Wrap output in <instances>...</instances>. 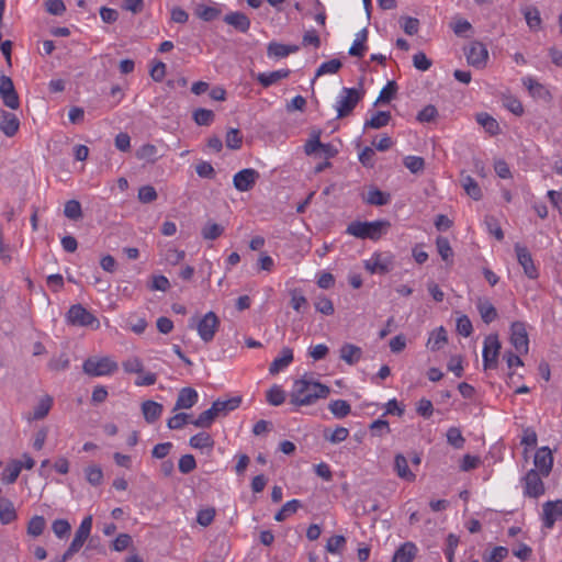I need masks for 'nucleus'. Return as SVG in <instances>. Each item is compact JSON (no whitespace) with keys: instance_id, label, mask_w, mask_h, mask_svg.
<instances>
[{"instance_id":"11","label":"nucleus","mask_w":562,"mask_h":562,"mask_svg":"<svg viewBox=\"0 0 562 562\" xmlns=\"http://www.w3.org/2000/svg\"><path fill=\"white\" fill-rule=\"evenodd\" d=\"M0 97L9 109L18 110L20 108V99L13 81L5 75L0 76Z\"/></svg>"},{"instance_id":"64","label":"nucleus","mask_w":562,"mask_h":562,"mask_svg":"<svg viewBox=\"0 0 562 562\" xmlns=\"http://www.w3.org/2000/svg\"><path fill=\"white\" fill-rule=\"evenodd\" d=\"M315 308L324 315H333L335 312L331 300L324 295L317 299L315 302Z\"/></svg>"},{"instance_id":"25","label":"nucleus","mask_w":562,"mask_h":562,"mask_svg":"<svg viewBox=\"0 0 562 562\" xmlns=\"http://www.w3.org/2000/svg\"><path fill=\"white\" fill-rule=\"evenodd\" d=\"M522 82H524V86L527 87L528 91L530 92V94L533 98H538L543 101H549L551 99V94H550L549 90L543 85H541L540 82L535 80L533 78H531V77L524 78Z\"/></svg>"},{"instance_id":"33","label":"nucleus","mask_w":562,"mask_h":562,"mask_svg":"<svg viewBox=\"0 0 562 562\" xmlns=\"http://www.w3.org/2000/svg\"><path fill=\"white\" fill-rule=\"evenodd\" d=\"M394 470L401 479H404L408 482H413L416 479V475L408 468L406 458L401 453L395 456Z\"/></svg>"},{"instance_id":"35","label":"nucleus","mask_w":562,"mask_h":562,"mask_svg":"<svg viewBox=\"0 0 562 562\" xmlns=\"http://www.w3.org/2000/svg\"><path fill=\"white\" fill-rule=\"evenodd\" d=\"M391 117L389 111H378L370 120L366 121L364 128H382L390 123Z\"/></svg>"},{"instance_id":"59","label":"nucleus","mask_w":562,"mask_h":562,"mask_svg":"<svg viewBox=\"0 0 562 562\" xmlns=\"http://www.w3.org/2000/svg\"><path fill=\"white\" fill-rule=\"evenodd\" d=\"M52 530L58 537L59 539L66 538L70 530L71 526L68 520L66 519H56L52 524Z\"/></svg>"},{"instance_id":"62","label":"nucleus","mask_w":562,"mask_h":562,"mask_svg":"<svg viewBox=\"0 0 562 562\" xmlns=\"http://www.w3.org/2000/svg\"><path fill=\"white\" fill-rule=\"evenodd\" d=\"M188 423H191L190 415L187 413H178L168 419L167 426L169 429H181Z\"/></svg>"},{"instance_id":"36","label":"nucleus","mask_w":562,"mask_h":562,"mask_svg":"<svg viewBox=\"0 0 562 562\" xmlns=\"http://www.w3.org/2000/svg\"><path fill=\"white\" fill-rule=\"evenodd\" d=\"M461 183L467 194L473 200L479 201L482 199V190L479 183L471 176H463Z\"/></svg>"},{"instance_id":"12","label":"nucleus","mask_w":562,"mask_h":562,"mask_svg":"<svg viewBox=\"0 0 562 562\" xmlns=\"http://www.w3.org/2000/svg\"><path fill=\"white\" fill-rule=\"evenodd\" d=\"M364 268L370 273L386 274L393 268V257L381 252H374L370 259L364 261Z\"/></svg>"},{"instance_id":"22","label":"nucleus","mask_w":562,"mask_h":562,"mask_svg":"<svg viewBox=\"0 0 562 562\" xmlns=\"http://www.w3.org/2000/svg\"><path fill=\"white\" fill-rule=\"evenodd\" d=\"M362 200L370 205L383 206L390 203L391 194L383 192L376 187H371L366 195H362Z\"/></svg>"},{"instance_id":"19","label":"nucleus","mask_w":562,"mask_h":562,"mask_svg":"<svg viewBox=\"0 0 562 562\" xmlns=\"http://www.w3.org/2000/svg\"><path fill=\"white\" fill-rule=\"evenodd\" d=\"M223 21L240 33H247L250 29V19L239 11L225 14Z\"/></svg>"},{"instance_id":"60","label":"nucleus","mask_w":562,"mask_h":562,"mask_svg":"<svg viewBox=\"0 0 562 562\" xmlns=\"http://www.w3.org/2000/svg\"><path fill=\"white\" fill-rule=\"evenodd\" d=\"M503 104L509 112H512L513 114H515L517 116H520L524 114V106H522L521 102L515 97H512V95L505 97L503 99Z\"/></svg>"},{"instance_id":"37","label":"nucleus","mask_w":562,"mask_h":562,"mask_svg":"<svg viewBox=\"0 0 562 562\" xmlns=\"http://www.w3.org/2000/svg\"><path fill=\"white\" fill-rule=\"evenodd\" d=\"M216 418V409L211 406L202 412L198 418L191 420V424L199 428H210Z\"/></svg>"},{"instance_id":"3","label":"nucleus","mask_w":562,"mask_h":562,"mask_svg":"<svg viewBox=\"0 0 562 562\" xmlns=\"http://www.w3.org/2000/svg\"><path fill=\"white\" fill-rule=\"evenodd\" d=\"M82 369L90 376H102L114 373L117 371L119 366L109 357H91L83 362Z\"/></svg>"},{"instance_id":"1","label":"nucleus","mask_w":562,"mask_h":562,"mask_svg":"<svg viewBox=\"0 0 562 562\" xmlns=\"http://www.w3.org/2000/svg\"><path fill=\"white\" fill-rule=\"evenodd\" d=\"M330 392L328 385L314 380L306 373L294 381L290 403L296 407L314 405L318 400L327 398Z\"/></svg>"},{"instance_id":"9","label":"nucleus","mask_w":562,"mask_h":562,"mask_svg":"<svg viewBox=\"0 0 562 562\" xmlns=\"http://www.w3.org/2000/svg\"><path fill=\"white\" fill-rule=\"evenodd\" d=\"M220 326V318L214 312L206 313L196 324V329L200 338L204 342L213 340Z\"/></svg>"},{"instance_id":"23","label":"nucleus","mask_w":562,"mask_h":562,"mask_svg":"<svg viewBox=\"0 0 562 562\" xmlns=\"http://www.w3.org/2000/svg\"><path fill=\"white\" fill-rule=\"evenodd\" d=\"M476 308L481 315L482 321L485 324L494 322L498 314L495 306L490 302L488 299L480 297L476 302Z\"/></svg>"},{"instance_id":"48","label":"nucleus","mask_w":562,"mask_h":562,"mask_svg":"<svg viewBox=\"0 0 562 562\" xmlns=\"http://www.w3.org/2000/svg\"><path fill=\"white\" fill-rule=\"evenodd\" d=\"M267 402L273 406H280L285 401V392L281 389V386L274 384L267 391Z\"/></svg>"},{"instance_id":"57","label":"nucleus","mask_w":562,"mask_h":562,"mask_svg":"<svg viewBox=\"0 0 562 562\" xmlns=\"http://www.w3.org/2000/svg\"><path fill=\"white\" fill-rule=\"evenodd\" d=\"M403 164L412 173H419L425 169V160L418 156H406Z\"/></svg>"},{"instance_id":"38","label":"nucleus","mask_w":562,"mask_h":562,"mask_svg":"<svg viewBox=\"0 0 562 562\" xmlns=\"http://www.w3.org/2000/svg\"><path fill=\"white\" fill-rule=\"evenodd\" d=\"M189 445L194 449H212L214 447V440L207 432H199L192 436L189 440Z\"/></svg>"},{"instance_id":"15","label":"nucleus","mask_w":562,"mask_h":562,"mask_svg":"<svg viewBox=\"0 0 562 562\" xmlns=\"http://www.w3.org/2000/svg\"><path fill=\"white\" fill-rule=\"evenodd\" d=\"M562 517V501H548L542 505L543 526L551 529L555 521Z\"/></svg>"},{"instance_id":"45","label":"nucleus","mask_w":562,"mask_h":562,"mask_svg":"<svg viewBox=\"0 0 562 562\" xmlns=\"http://www.w3.org/2000/svg\"><path fill=\"white\" fill-rule=\"evenodd\" d=\"M301 507V502L299 499H292L286 502L282 508L274 515V519L277 521H283L292 514L296 513V510Z\"/></svg>"},{"instance_id":"18","label":"nucleus","mask_w":562,"mask_h":562,"mask_svg":"<svg viewBox=\"0 0 562 562\" xmlns=\"http://www.w3.org/2000/svg\"><path fill=\"white\" fill-rule=\"evenodd\" d=\"M20 128V120L9 111L0 110V131L7 137H13Z\"/></svg>"},{"instance_id":"55","label":"nucleus","mask_w":562,"mask_h":562,"mask_svg":"<svg viewBox=\"0 0 562 562\" xmlns=\"http://www.w3.org/2000/svg\"><path fill=\"white\" fill-rule=\"evenodd\" d=\"M508 549L506 547H495L490 553L484 552L482 559L484 562H501L508 555Z\"/></svg>"},{"instance_id":"63","label":"nucleus","mask_w":562,"mask_h":562,"mask_svg":"<svg viewBox=\"0 0 562 562\" xmlns=\"http://www.w3.org/2000/svg\"><path fill=\"white\" fill-rule=\"evenodd\" d=\"M179 471L183 474L191 473L196 468L195 458L192 454H184L178 463Z\"/></svg>"},{"instance_id":"54","label":"nucleus","mask_w":562,"mask_h":562,"mask_svg":"<svg viewBox=\"0 0 562 562\" xmlns=\"http://www.w3.org/2000/svg\"><path fill=\"white\" fill-rule=\"evenodd\" d=\"M341 67H342V64L337 58H334V59H330L328 61H325L316 70V75H315L314 80L317 77L326 75V74H336Z\"/></svg>"},{"instance_id":"32","label":"nucleus","mask_w":562,"mask_h":562,"mask_svg":"<svg viewBox=\"0 0 562 562\" xmlns=\"http://www.w3.org/2000/svg\"><path fill=\"white\" fill-rule=\"evenodd\" d=\"M135 156L139 160L155 164L162 155H159L158 148L153 144H144L136 151Z\"/></svg>"},{"instance_id":"17","label":"nucleus","mask_w":562,"mask_h":562,"mask_svg":"<svg viewBox=\"0 0 562 562\" xmlns=\"http://www.w3.org/2000/svg\"><path fill=\"white\" fill-rule=\"evenodd\" d=\"M537 471L542 476H548L553 467V456L549 447H541L537 450L533 459Z\"/></svg>"},{"instance_id":"24","label":"nucleus","mask_w":562,"mask_h":562,"mask_svg":"<svg viewBox=\"0 0 562 562\" xmlns=\"http://www.w3.org/2000/svg\"><path fill=\"white\" fill-rule=\"evenodd\" d=\"M340 359L349 366L356 364L362 357V349L353 344L346 342L341 346Z\"/></svg>"},{"instance_id":"8","label":"nucleus","mask_w":562,"mask_h":562,"mask_svg":"<svg viewBox=\"0 0 562 562\" xmlns=\"http://www.w3.org/2000/svg\"><path fill=\"white\" fill-rule=\"evenodd\" d=\"M501 348L502 346L496 335H490L485 338L483 348V367L485 370L497 367Z\"/></svg>"},{"instance_id":"29","label":"nucleus","mask_w":562,"mask_h":562,"mask_svg":"<svg viewBox=\"0 0 562 562\" xmlns=\"http://www.w3.org/2000/svg\"><path fill=\"white\" fill-rule=\"evenodd\" d=\"M241 403L240 396H235L226 401L216 400L212 403V407L216 409V416H226L229 412L239 407Z\"/></svg>"},{"instance_id":"44","label":"nucleus","mask_w":562,"mask_h":562,"mask_svg":"<svg viewBox=\"0 0 562 562\" xmlns=\"http://www.w3.org/2000/svg\"><path fill=\"white\" fill-rule=\"evenodd\" d=\"M321 130H313L311 133V137L307 139V142L304 145V151L307 156L315 155L322 146L321 142Z\"/></svg>"},{"instance_id":"50","label":"nucleus","mask_w":562,"mask_h":562,"mask_svg":"<svg viewBox=\"0 0 562 562\" xmlns=\"http://www.w3.org/2000/svg\"><path fill=\"white\" fill-rule=\"evenodd\" d=\"M396 91H397L396 82L393 80L389 81L386 83V86H384L382 88V90L380 91V94L374 104L390 102L395 97Z\"/></svg>"},{"instance_id":"16","label":"nucleus","mask_w":562,"mask_h":562,"mask_svg":"<svg viewBox=\"0 0 562 562\" xmlns=\"http://www.w3.org/2000/svg\"><path fill=\"white\" fill-rule=\"evenodd\" d=\"M515 251L517 255V260L519 265L524 268L525 274L530 279L538 278V270L533 263L530 251L525 246H520L519 244L515 245Z\"/></svg>"},{"instance_id":"40","label":"nucleus","mask_w":562,"mask_h":562,"mask_svg":"<svg viewBox=\"0 0 562 562\" xmlns=\"http://www.w3.org/2000/svg\"><path fill=\"white\" fill-rule=\"evenodd\" d=\"M476 121L480 125H482L487 133L491 135H496L499 132L498 122L487 113H479L476 115Z\"/></svg>"},{"instance_id":"52","label":"nucleus","mask_w":562,"mask_h":562,"mask_svg":"<svg viewBox=\"0 0 562 562\" xmlns=\"http://www.w3.org/2000/svg\"><path fill=\"white\" fill-rule=\"evenodd\" d=\"M64 214L66 217L72 221H77L82 217L81 204L77 200H69L65 204Z\"/></svg>"},{"instance_id":"20","label":"nucleus","mask_w":562,"mask_h":562,"mask_svg":"<svg viewBox=\"0 0 562 562\" xmlns=\"http://www.w3.org/2000/svg\"><path fill=\"white\" fill-rule=\"evenodd\" d=\"M198 392L192 387H183L179 391L178 397L173 407V412L179 409H189L198 402Z\"/></svg>"},{"instance_id":"2","label":"nucleus","mask_w":562,"mask_h":562,"mask_svg":"<svg viewBox=\"0 0 562 562\" xmlns=\"http://www.w3.org/2000/svg\"><path fill=\"white\" fill-rule=\"evenodd\" d=\"M390 227L391 223L386 220L374 222L353 221L347 226L346 234L360 239L378 240L386 234Z\"/></svg>"},{"instance_id":"58","label":"nucleus","mask_w":562,"mask_h":562,"mask_svg":"<svg viewBox=\"0 0 562 562\" xmlns=\"http://www.w3.org/2000/svg\"><path fill=\"white\" fill-rule=\"evenodd\" d=\"M447 441L456 449H461L465 442L461 430L457 427H450L447 431Z\"/></svg>"},{"instance_id":"30","label":"nucleus","mask_w":562,"mask_h":562,"mask_svg":"<svg viewBox=\"0 0 562 562\" xmlns=\"http://www.w3.org/2000/svg\"><path fill=\"white\" fill-rule=\"evenodd\" d=\"M299 50L297 45H285L277 42L269 43L267 54L269 57L284 58Z\"/></svg>"},{"instance_id":"27","label":"nucleus","mask_w":562,"mask_h":562,"mask_svg":"<svg viewBox=\"0 0 562 562\" xmlns=\"http://www.w3.org/2000/svg\"><path fill=\"white\" fill-rule=\"evenodd\" d=\"M18 519V514L13 502L5 497H0V522L9 525Z\"/></svg>"},{"instance_id":"61","label":"nucleus","mask_w":562,"mask_h":562,"mask_svg":"<svg viewBox=\"0 0 562 562\" xmlns=\"http://www.w3.org/2000/svg\"><path fill=\"white\" fill-rule=\"evenodd\" d=\"M157 196V191L153 186H143L138 189L137 198L142 203H151Z\"/></svg>"},{"instance_id":"46","label":"nucleus","mask_w":562,"mask_h":562,"mask_svg":"<svg viewBox=\"0 0 562 562\" xmlns=\"http://www.w3.org/2000/svg\"><path fill=\"white\" fill-rule=\"evenodd\" d=\"M195 14L205 22H211L217 19L221 14V10L215 7H209L199 4L195 9Z\"/></svg>"},{"instance_id":"4","label":"nucleus","mask_w":562,"mask_h":562,"mask_svg":"<svg viewBox=\"0 0 562 562\" xmlns=\"http://www.w3.org/2000/svg\"><path fill=\"white\" fill-rule=\"evenodd\" d=\"M541 473L536 469H530L521 479L524 495L530 498H538L544 494V483Z\"/></svg>"},{"instance_id":"41","label":"nucleus","mask_w":562,"mask_h":562,"mask_svg":"<svg viewBox=\"0 0 562 562\" xmlns=\"http://www.w3.org/2000/svg\"><path fill=\"white\" fill-rule=\"evenodd\" d=\"M447 331L442 326H440L438 329L431 333L427 346L432 351H436L442 347V344L447 342Z\"/></svg>"},{"instance_id":"34","label":"nucleus","mask_w":562,"mask_h":562,"mask_svg":"<svg viewBox=\"0 0 562 562\" xmlns=\"http://www.w3.org/2000/svg\"><path fill=\"white\" fill-rule=\"evenodd\" d=\"M22 470V461L12 460L2 472L1 481L4 484H12L16 481Z\"/></svg>"},{"instance_id":"47","label":"nucleus","mask_w":562,"mask_h":562,"mask_svg":"<svg viewBox=\"0 0 562 562\" xmlns=\"http://www.w3.org/2000/svg\"><path fill=\"white\" fill-rule=\"evenodd\" d=\"M291 301L290 304L294 311L304 313L308 307L307 299L296 289L290 291Z\"/></svg>"},{"instance_id":"7","label":"nucleus","mask_w":562,"mask_h":562,"mask_svg":"<svg viewBox=\"0 0 562 562\" xmlns=\"http://www.w3.org/2000/svg\"><path fill=\"white\" fill-rule=\"evenodd\" d=\"M92 529V516H87L81 521L79 528L76 530L75 537L65 551V559H70L75 553H77L89 538Z\"/></svg>"},{"instance_id":"51","label":"nucleus","mask_w":562,"mask_h":562,"mask_svg":"<svg viewBox=\"0 0 562 562\" xmlns=\"http://www.w3.org/2000/svg\"><path fill=\"white\" fill-rule=\"evenodd\" d=\"M349 436V430L345 427L338 426L333 432L328 429L324 430V438L331 443H339L345 441Z\"/></svg>"},{"instance_id":"21","label":"nucleus","mask_w":562,"mask_h":562,"mask_svg":"<svg viewBox=\"0 0 562 562\" xmlns=\"http://www.w3.org/2000/svg\"><path fill=\"white\" fill-rule=\"evenodd\" d=\"M290 69H279L271 72H260L256 76V80L263 87L268 88L278 81L285 79L290 76Z\"/></svg>"},{"instance_id":"13","label":"nucleus","mask_w":562,"mask_h":562,"mask_svg":"<svg viewBox=\"0 0 562 562\" xmlns=\"http://www.w3.org/2000/svg\"><path fill=\"white\" fill-rule=\"evenodd\" d=\"M260 178V173L252 169V168H246L240 171H238L234 178H233V184L236 190L240 192H246L251 190L257 180Z\"/></svg>"},{"instance_id":"42","label":"nucleus","mask_w":562,"mask_h":562,"mask_svg":"<svg viewBox=\"0 0 562 562\" xmlns=\"http://www.w3.org/2000/svg\"><path fill=\"white\" fill-rule=\"evenodd\" d=\"M328 408L337 418H344L351 412L350 404L345 400L331 401L328 405Z\"/></svg>"},{"instance_id":"56","label":"nucleus","mask_w":562,"mask_h":562,"mask_svg":"<svg viewBox=\"0 0 562 562\" xmlns=\"http://www.w3.org/2000/svg\"><path fill=\"white\" fill-rule=\"evenodd\" d=\"M214 112L207 109H198L193 113L194 122L201 126H207L214 121Z\"/></svg>"},{"instance_id":"28","label":"nucleus","mask_w":562,"mask_h":562,"mask_svg":"<svg viewBox=\"0 0 562 562\" xmlns=\"http://www.w3.org/2000/svg\"><path fill=\"white\" fill-rule=\"evenodd\" d=\"M293 361V351L291 348L285 347L281 351V356L277 357L269 367L270 374H278L281 370L286 368Z\"/></svg>"},{"instance_id":"43","label":"nucleus","mask_w":562,"mask_h":562,"mask_svg":"<svg viewBox=\"0 0 562 562\" xmlns=\"http://www.w3.org/2000/svg\"><path fill=\"white\" fill-rule=\"evenodd\" d=\"M224 233V226L209 221L201 229V235L206 240H214Z\"/></svg>"},{"instance_id":"31","label":"nucleus","mask_w":562,"mask_h":562,"mask_svg":"<svg viewBox=\"0 0 562 562\" xmlns=\"http://www.w3.org/2000/svg\"><path fill=\"white\" fill-rule=\"evenodd\" d=\"M417 553V547L413 542L403 543L394 553L392 562H412Z\"/></svg>"},{"instance_id":"49","label":"nucleus","mask_w":562,"mask_h":562,"mask_svg":"<svg viewBox=\"0 0 562 562\" xmlns=\"http://www.w3.org/2000/svg\"><path fill=\"white\" fill-rule=\"evenodd\" d=\"M46 527V520L43 516H33L27 524V535L38 537Z\"/></svg>"},{"instance_id":"26","label":"nucleus","mask_w":562,"mask_h":562,"mask_svg":"<svg viewBox=\"0 0 562 562\" xmlns=\"http://www.w3.org/2000/svg\"><path fill=\"white\" fill-rule=\"evenodd\" d=\"M162 405L155 401L148 400L142 403V413L148 424H153L158 420L162 414Z\"/></svg>"},{"instance_id":"6","label":"nucleus","mask_w":562,"mask_h":562,"mask_svg":"<svg viewBox=\"0 0 562 562\" xmlns=\"http://www.w3.org/2000/svg\"><path fill=\"white\" fill-rule=\"evenodd\" d=\"M67 319L70 324L76 326H94L95 328L100 326L99 319L81 304L72 305L68 310Z\"/></svg>"},{"instance_id":"14","label":"nucleus","mask_w":562,"mask_h":562,"mask_svg":"<svg viewBox=\"0 0 562 562\" xmlns=\"http://www.w3.org/2000/svg\"><path fill=\"white\" fill-rule=\"evenodd\" d=\"M468 63L475 68H483L488 58V52L481 42H472L465 49Z\"/></svg>"},{"instance_id":"53","label":"nucleus","mask_w":562,"mask_h":562,"mask_svg":"<svg viewBox=\"0 0 562 562\" xmlns=\"http://www.w3.org/2000/svg\"><path fill=\"white\" fill-rule=\"evenodd\" d=\"M226 146L229 149H239L243 144V135L238 128H229L225 137Z\"/></svg>"},{"instance_id":"39","label":"nucleus","mask_w":562,"mask_h":562,"mask_svg":"<svg viewBox=\"0 0 562 562\" xmlns=\"http://www.w3.org/2000/svg\"><path fill=\"white\" fill-rule=\"evenodd\" d=\"M85 476L89 484L99 486L103 482V471L100 465L91 464L85 469Z\"/></svg>"},{"instance_id":"10","label":"nucleus","mask_w":562,"mask_h":562,"mask_svg":"<svg viewBox=\"0 0 562 562\" xmlns=\"http://www.w3.org/2000/svg\"><path fill=\"white\" fill-rule=\"evenodd\" d=\"M510 342L518 353H528L529 338L524 322L517 321L510 325Z\"/></svg>"},{"instance_id":"5","label":"nucleus","mask_w":562,"mask_h":562,"mask_svg":"<svg viewBox=\"0 0 562 562\" xmlns=\"http://www.w3.org/2000/svg\"><path fill=\"white\" fill-rule=\"evenodd\" d=\"M362 94L356 88H342L341 97L337 101V117L348 116L361 100Z\"/></svg>"}]
</instances>
